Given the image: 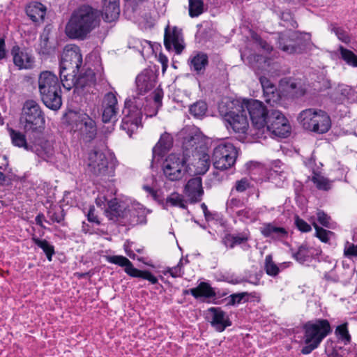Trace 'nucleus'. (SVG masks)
<instances>
[{
    "label": "nucleus",
    "mask_w": 357,
    "mask_h": 357,
    "mask_svg": "<svg viewBox=\"0 0 357 357\" xmlns=\"http://www.w3.org/2000/svg\"><path fill=\"white\" fill-rule=\"evenodd\" d=\"M100 22L99 11L84 4L72 13L66 26V33L70 38L83 40L99 25Z\"/></svg>",
    "instance_id": "obj_1"
},
{
    "label": "nucleus",
    "mask_w": 357,
    "mask_h": 357,
    "mask_svg": "<svg viewBox=\"0 0 357 357\" xmlns=\"http://www.w3.org/2000/svg\"><path fill=\"white\" fill-rule=\"evenodd\" d=\"M199 141L198 137H191L184 143L186 151L183 154L172 153L168 155L162 165L163 174L167 179L171 181H177L181 180L187 173L190 171L189 167V147L191 152L198 149L197 145Z\"/></svg>",
    "instance_id": "obj_2"
},
{
    "label": "nucleus",
    "mask_w": 357,
    "mask_h": 357,
    "mask_svg": "<svg viewBox=\"0 0 357 357\" xmlns=\"http://www.w3.org/2000/svg\"><path fill=\"white\" fill-rule=\"evenodd\" d=\"M82 63V56L80 49L75 45H68L65 47L60 62V79L63 86L70 90L73 86L75 74Z\"/></svg>",
    "instance_id": "obj_3"
},
{
    "label": "nucleus",
    "mask_w": 357,
    "mask_h": 357,
    "mask_svg": "<svg viewBox=\"0 0 357 357\" xmlns=\"http://www.w3.org/2000/svg\"><path fill=\"white\" fill-rule=\"evenodd\" d=\"M61 82L50 71L40 73L38 77V88L41 100L46 107L59 109L62 105Z\"/></svg>",
    "instance_id": "obj_4"
},
{
    "label": "nucleus",
    "mask_w": 357,
    "mask_h": 357,
    "mask_svg": "<svg viewBox=\"0 0 357 357\" xmlns=\"http://www.w3.org/2000/svg\"><path fill=\"white\" fill-rule=\"evenodd\" d=\"M303 340L305 344L301 349L303 354H309L317 349L332 329L327 319H317L307 321L303 326Z\"/></svg>",
    "instance_id": "obj_5"
},
{
    "label": "nucleus",
    "mask_w": 357,
    "mask_h": 357,
    "mask_svg": "<svg viewBox=\"0 0 357 357\" xmlns=\"http://www.w3.org/2000/svg\"><path fill=\"white\" fill-rule=\"evenodd\" d=\"M70 131L85 143L92 142L97 135L96 121L87 114L70 112L68 114Z\"/></svg>",
    "instance_id": "obj_6"
},
{
    "label": "nucleus",
    "mask_w": 357,
    "mask_h": 357,
    "mask_svg": "<svg viewBox=\"0 0 357 357\" xmlns=\"http://www.w3.org/2000/svg\"><path fill=\"white\" fill-rule=\"evenodd\" d=\"M20 123L26 133L43 132L45 123V114L37 102L28 100L24 103Z\"/></svg>",
    "instance_id": "obj_7"
},
{
    "label": "nucleus",
    "mask_w": 357,
    "mask_h": 357,
    "mask_svg": "<svg viewBox=\"0 0 357 357\" xmlns=\"http://www.w3.org/2000/svg\"><path fill=\"white\" fill-rule=\"evenodd\" d=\"M297 120L305 130L319 134L328 132L331 126L330 116L321 109H304L299 113Z\"/></svg>",
    "instance_id": "obj_8"
},
{
    "label": "nucleus",
    "mask_w": 357,
    "mask_h": 357,
    "mask_svg": "<svg viewBox=\"0 0 357 357\" xmlns=\"http://www.w3.org/2000/svg\"><path fill=\"white\" fill-rule=\"evenodd\" d=\"M143 105V99L139 97L127 100L125 102V107L122 112L124 116L122 119L121 128L125 130L130 137L141 124Z\"/></svg>",
    "instance_id": "obj_9"
},
{
    "label": "nucleus",
    "mask_w": 357,
    "mask_h": 357,
    "mask_svg": "<svg viewBox=\"0 0 357 357\" xmlns=\"http://www.w3.org/2000/svg\"><path fill=\"white\" fill-rule=\"evenodd\" d=\"M238 150L230 142H221L214 149L211 157L216 169L227 170L236 163Z\"/></svg>",
    "instance_id": "obj_10"
},
{
    "label": "nucleus",
    "mask_w": 357,
    "mask_h": 357,
    "mask_svg": "<svg viewBox=\"0 0 357 357\" xmlns=\"http://www.w3.org/2000/svg\"><path fill=\"white\" fill-rule=\"evenodd\" d=\"M240 107L243 112L248 111L252 126L259 131L256 135H259L261 131L264 133L266 116L271 110H268L261 101L255 99L244 100Z\"/></svg>",
    "instance_id": "obj_11"
},
{
    "label": "nucleus",
    "mask_w": 357,
    "mask_h": 357,
    "mask_svg": "<svg viewBox=\"0 0 357 357\" xmlns=\"http://www.w3.org/2000/svg\"><path fill=\"white\" fill-rule=\"evenodd\" d=\"M305 36H307V33L292 30L280 33L278 38L279 48L288 54L301 53L305 46Z\"/></svg>",
    "instance_id": "obj_12"
},
{
    "label": "nucleus",
    "mask_w": 357,
    "mask_h": 357,
    "mask_svg": "<svg viewBox=\"0 0 357 357\" xmlns=\"http://www.w3.org/2000/svg\"><path fill=\"white\" fill-rule=\"evenodd\" d=\"M265 130L275 136L287 137L291 131V126L284 115L276 109H271L266 116Z\"/></svg>",
    "instance_id": "obj_13"
},
{
    "label": "nucleus",
    "mask_w": 357,
    "mask_h": 357,
    "mask_svg": "<svg viewBox=\"0 0 357 357\" xmlns=\"http://www.w3.org/2000/svg\"><path fill=\"white\" fill-rule=\"evenodd\" d=\"M88 167L89 171L96 176H112L114 167L112 162L102 152L94 150L89 153Z\"/></svg>",
    "instance_id": "obj_14"
},
{
    "label": "nucleus",
    "mask_w": 357,
    "mask_h": 357,
    "mask_svg": "<svg viewBox=\"0 0 357 357\" xmlns=\"http://www.w3.org/2000/svg\"><path fill=\"white\" fill-rule=\"evenodd\" d=\"M224 120L226 122V126H229L236 133L245 134L248 128L249 123L245 112H243L242 108L238 105L236 111H229L224 115Z\"/></svg>",
    "instance_id": "obj_15"
},
{
    "label": "nucleus",
    "mask_w": 357,
    "mask_h": 357,
    "mask_svg": "<svg viewBox=\"0 0 357 357\" xmlns=\"http://www.w3.org/2000/svg\"><path fill=\"white\" fill-rule=\"evenodd\" d=\"M207 319L218 332H223L232 324L227 313L219 307H211L207 310Z\"/></svg>",
    "instance_id": "obj_16"
},
{
    "label": "nucleus",
    "mask_w": 357,
    "mask_h": 357,
    "mask_svg": "<svg viewBox=\"0 0 357 357\" xmlns=\"http://www.w3.org/2000/svg\"><path fill=\"white\" fill-rule=\"evenodd\" d=\"M164 45L167 50L174 48L177 54H180L184 47L182 30L176 26L171 29L169 26L165 28L164 36Z\"/></svg>",
    "instance_id": "obj_17"
},
{
    "label": "nucleus",
    "mask_w": 357,
    "mask_h": 357,
    "mask_svg": "<svg viewBox=\"0 0 357 357\" xmlns=\"http://www.w3.org/2000/svg\"><path fill=\"white\" fill-rule=\"evenodd\" d=\"M14 65L19 70H27L33 68L34 57L26 47L14 45L10 50Z\"/></svg>",
    "instance_id": "obj_18"
},
{
    "label": "nucleus",
    "mask_w": 357,
    "mask_h": 357,
    "mask_svg": "<svg viewBox=\"0 0 357 357\" xmlns=\"http://www.w3.org/2000/svg\"><path fill=\"white\" fill-rule=\"evenodd\" d=\"M125 223L137 225L146 222V211L139 204H133L124 208L123 218Z\"/></svg>",
    "instance_id": "obj_19"
},
{
    "label": "nucleus",
    "mask_w": 357,
    "mask_h": 357,
    "mask_svg": "<svg viewBox=\"0 0 357 357\" xmlns=\"http://www.w3.org/2000/svg\"><path fill=\"white\" fill-rule=\"evenodd\" d=\"M117 98L112 92L105 94L102 101V119L104 123L114 121L118 113Z\"/></svg>",
    "instance_id": "obj_20"
},
{
    "label": "nucleus",
    "mask_w": 357,
    "mask_h": 357,
    "mask_svg": "<svg viewBox=\"0 0 357 357\" xmlns=\"http://www.w3.org/2000/svg\"><path fill=\"white\" fill-rule=\"evenodd\" d=\"M38 158L47 162H52L54 159V149L52 142L40 139L33 146V151Z\"/></svg>",
    "instance_id": "obj_21"
},
{
    "label": "nucleus",
    "mask_w": 357,
    "mask_h": 357,
    "mask_svg": "<svg viewBox=\"0 0 357 357\" xmlns=\"http://www.w3.org/2000/svg\"><path fill=\"white\" fill-rule=\"evenodd\" d=\"M155 82V76L150 70H144L136 78L137 89L139 94H144L151 90Z\"/></svg>",
    "instance_id": "obj_22"
},
{
    "label": "nucleus",
    "mask_w": 357,
    "mask_h": 357,
    "mask_svg": "<svg viewBox=\"0 0 357 357\" xmlns=\"http://www.w3.org/2000/svg\"><path fill=\"white\" fill-rule=\"evenodd\" d=\"M188 62L191 71L197 75H202L208 64V58L206 53L197 52L190 56Z\"/></svg>",
    "instance_id": "obj_23"
},
{
    "label": "nucleus",
    "mask_w": 357,
    "mask_h": 357,
    "mask_svg": "<svg viewBox=\"0 0 357 357\" xmlns=\"http://www.w3.org/2000/svg\"><path fill=\"white\" fill-rule=\"evenodd\" d=\"M186 195L192 202L201 201L204 194L202 178L195 177L190 179L185 187Z\"/></svg>",
    "instance_id": "obj_24"
},
{
    "label": "nucleus",
    "mask_w": 357,
    "mask_h": 357,
    "mask_svg": "<svg viewBox=\"0 0 357 357\" xmlns=\"http://www.w3.org/2000/svg\"><path fill=\"white\" fill-rule=\"evenodd\" d=\"M260 231L265 238H271L275 241H282L288 236V231L284 227L276 226L273 223L263 224Z\"/></svg>",
    "instance_id": "obj_25"
},
{
    "label": "nucleus",
    "mask_w": 357,
    "mask_h": 357,
    "mask_svg": "<svg viewBox=\"0 0 357 357\" xmlns=\"http://www.w3.org/2000/svg\"><path fill=\"white\" fill-rule=\"evenodd\" d=\"M46 10V6L38 1L29 3L25 8L27 16L34 22L43 21Z\"/></svg>",
    "instance_id": "obj_26"
},
{
    "label": "nucleus",
    "mask_w": 357,
    "mask_h": 357,
    "mask_svg": "<svg viewBox=\"0 0 357 357\" xmlns=\"http://www.w3.org/2000/svg\"><path fill=\"white\" fill-rule=\"evenodd\" d=\"M75 74L73 80V86L76 89H84L86 86L94 85L96 82V75L91 69H87L84 73L80 74L76 78Z\"/></svg>",
    "instance_id": "obj_27"
},
{
    "label": "nucleus",
    "mask_w": 357,
    "mask_h": 357,
    "mask_svg": "<svg viewBox=\"0 0 357 357\" xmlns=\"http://www.w3.org/2000/svg\"><path fill=\"white\" fill-rule=\"evenodd\" d=\"M172 144V137L167 132L163 133L161 135L158 142L153 148V157L162 156L171 149Z\"/></svg>",
    "instance_id": "obj_28"
},
{
    "label": "nucleus",
    "mask_w": 357,
    "mask_h": 357,
    "mask_svg": "<svg viewBox=\"0 0 357 357\" xmlns=\"http://www.w3.org/2000/svg\"><path fill=\"white\" fill-rule=\"evenodd\" d=\"M284 90L292 97L299 98L305 93V89L300 82L291 78H285L282 81Z\"/></svg>",
    "instance_id": "obj_29"
},
{
    "label": "nucleus",
    "mask_w": 357,
    "mask_h": 357,
    "mask_svg": "<svg viewBox=\"0 0 357 357\" xmlns=\"http://www.w3.org/2000/svg\"><path fill=\"white\" fill-rule=\"evenodd\" d=\"M105 259L109 263L124 267L125 272L130 276H132L136 271V268L133 266L132 262L128 258L122 255H109L105 257Z\"/></svg>",
    "instance_id": "obj_30"
},
{
    "label": "nucleus",
    "mask_w": 357,
    "mask_h": 357,
    "mask_svg": "<svg viewBox=\"0 0 357 357\" xmlns=\"http://www.w3.org/2000/svg\"><path fill=\"white\" fill-rule=\"evenodd\" d=\"M8 131L13 146L23 148L27 151H33V146L27 143L24 134L13 128H8Z\"/></svg>",
    "instance_id": "obj_31"
},
{
    "label": "nucleus",
    "mask_w": 357,
    "mask_h": 357,
    "mask_svg": "<svg viewBox=\"0 0 357 357\" xmlns=\"http://www.w3.org/2000/svg\"><path fill=\"white\" fill-rule=\"evenodd\" d=\"M190 293L195 298L204 297L212 298L215 296V293L213 288L206 282H202L196 288L190 289Z\"/></svg>",
    "instance_id": "obj_32"
},
{
    "label": "nucleus",
    "mask_w": 357,
    "mask_h": 357,
    "mask_svg": "<svg viewBox=\"0 0 357 357\" xmlns=\"http://www.w3.org/2000/svg\"><path fill=\"white\" fill-rule=\"evenodd\" d=\"M249 61L251 68L257 74L266 70V67L270 65V60L259 54H252L249 56Z\"/></svg>",
    "instance_id": "obj_33"
},
{
    "label": "nucleus",
    "mask_w": 357,
    "mask_h": 357,
    "mask_svg": "<svg viewBox=\"0 0 357 357\" xmlns=\"http://www.w3.org/2000/svg\"><path fill=\"white\" fill-rule=\"evenodd\" d=\"M124 208L120 205L116 199L108 202V208L106 210L107 216L109 220H116L118 218H123Z\"/></svg>",
    "instance_id": "obj_34"
},
{
    "label": "nucleus",
    "mask_w": 357,
    "mask_h": 357,
    "mask_svg": "<svg viewBox=\"0 0 357 357\" xmlns=\"http://www.w3.org/2000/svg\"><path fill=\"white\" fill-rule=\"evenodd\" d=\"M120 14L119 5H102V16L105 21L111 22L116 20Z\"/></svg>",
    "instance_id": "obj_35"
},
{
    "label": "nucleus",
    "mask_w": 357,
    "mask_h": 357,
    "mask_svg": "<svg viewBox=\"0 0 357 357\" xmlns=\"http://www.w3.org/2000/svg\"><path fill=\"white\" fill-rule=\"evenodd\" d=\"M31 239L37 246L43 250L48 261H51L52 256L55 254L54 247L47 240L40 239L35 236L32 237Z\"/></svg>",
    "instance_id": "obj_36"
},
{
    "label": "nucleus",
    "mask_w": 357,
    "mask_h": 357,
    "mask_svg": "<svg viewBox=\"0 0 357 357\" xmlns=\"http://www.w3.org/2000/svg\"><path fill=\"white\" fill-rule=\"evenodd\" d=\"M189 15L192 18L197 17L204 12L203 0H188Z\"/></svg>",
    "instance_id": "obj_37"
},
{
    "label": "nucleus",
    "mask_w": 357,
    "mask_h": 357,
    "mask_svg": "<svg viewBox=\"0 0 357 357\" xmlns=\"http://www.w3.org/2000/svg\"><path fill=\"white\" fill-rule=\"evenodd\" d=\"M211 165L210 156L207 153H203L198 159L195 164L196 174H204L209 169Z\"/></svg>",
    "instance_id": "obj_38"
},
{
    "label": "nucleus",
    "mask_w": 357,
    "mask_h": 357,
    "mask_svg": "<svg viewBox=\"0 0 357 357\" xmlns=\"http://www.w3.org/2000/svg\"><path fill=\"white\" fill-rule=\"evenodd\" d=\"M311 180L317 188L320 190L328 191L331 188V182L319 174L314 172Z\"/></svg>",
    "instance_id": "obj_39"
},
{
    "label": "nucleus",
    "mask_w": 357,
    "mask_h": 357,
    "mask_svg": "<svg viewBox=\"0 0 357 357\" xmlns=\"http://www.w3.org/2000/svg\"><path fill=\"white\" fill-rule=\"evenodd\" d=\"M263 91L264 100L270 105L273 106L274 104L280 100V96L275 85L268 88H264Z\"/></svg>",
    "instance_id": "obj_40"
},
{
    "label": "nucleus",
    "mask_w": 357,
    "mask_h": 357,
    "mask_svg": "<svg viewBox=\"0 0 357 357\" xmlns=\"http://www.w3.org/2000/svg\"><path fill=\"white\" fill-rule=\"evenodd\" d=\"M177 206L181 208H185V202L183 198V196L177 192H173L166 199L165 207Z\"/></svg>",
    "instance_id": "obj_41"
},
{
    "label": "nucleus",
    "mask_w": 357,
    "mask_h": 357,
    "mask_svg": "<svg viewBox=\"0 0 357 357\" xmlns=\"http://www.w3.org/2000/svg\"><path fill=\"white\" fill-rule=\"evenodd\" d=\"M339 51L341 59L348 65L353 67H357V56L351 50L344 48L342 46L339 47Z\"/></svg>",
    "instance_id": "obj_42"
},
{
    "label": "nucleus",
    "mask_w": 357,
    "mask_h": 357,
    "mask_svg": "<svg viewBox=\"0 0 357 357\" xmlns=\"http://www.w3.org/2000/svg\"><path fill=\"white\" fill-rule=\"evenodd\" d=\"M189 111L195 117L201 118L205 115L207 111V105L204 101H197L190 107Z\"/></svg>",
    "instance_id": "obj_43"
},
{
    "label": "nucleus",
    "mask_w": 357,
    "mask_h": 357,
    "mask_svg": "<svg viewBox=\"0 0 357 357\" xmlns=\"http://www.w3.org/2000/svg\"><path fill=\"white\" fill-rule=\"evenodd\" d=\"M335 334L338 340L343 342L344 344H347L351 342V337L349 333L347 323L337 326L335 329Z\"/></svg>",
    "instance_id": "obj_44"
},
{
    "label": "nucleus",
    "mask_w": 357,
    "mask_h": 357,
    "mask_svg": "<svg viewBox=\"0 0 357 357\" xmlns=\"http://www.w3.org/2000/svg\"><path fill=\"white\" fill-rule=\"evenodd\" d=\"M280 19L282 20L281 24L289 29V30H291V29H294L298 26L296 21L294 20L293 15L290 11L285 10L282 12Z\"/></svg>",
    "instance_id": "obj_45"
},
{
    "label": "nucleus",
    "mask_w": 357,
    "mask_h": 357,
    "mask_svg": "<svg viewBox=\"0 0 357 357\" xmlns=\"http://www.w3.org/2000/svg\"><path fill=\"white\" fill-rule=\"evenodd\" d=\"M236 215L239 218L240 220L243 222H253L256 219L255 212L249 207L239 209L236 211Z\"/></svg>",
    "instance_id": "obj_46"
},
{
    "label": "nucleus",
    "mask_w": 357,
    "mask_h": 357,
    "mask_svg": "<svg viewBox=\"0 0 357 357\" xmlns=\"http://www.w3.org/2000/svg\"><path fill=\"white\" fill-rule=\"evenodd\" d=\"M266 273L271 276H276L280 271L278 266L273 262L272 256L268 255L265 258Z\"/></svg>",
    "instance_id": "obj_47"
},
{
    "label": "nucleus",
    "mask_w": 357,
    "mask_h": 357,
    "mask_svg": "<svg viewBox=\"0 0 357 357\" xmlns=\"http://www.w3.org/2000/svg\"><path fill=\"white\" fill-rule=\"evenodd\" d=\"M252 187L250 180L248 178H242L235 182L234 187L231 189V192L236 191L241 193L246 191L248 189Z\"/></svg>",
    "instance_id": "obj_48"
},
{
    "label": "nucleus",
    "mask_w": 357,
    "mask_h": 357,
    "mask_svg": "<svg viewBox=\"0 0 357 357\" xmlns=\"http://www.w3.org/2000/svg\"><path fill=\"white\" fill-rule=\"evenodd\" d=\"M226 205L228 213L236 214V211L243 206L244 204L241 199L232 197L227 200Z\"/></svg>",
    "instance_id": "obj_49"
},
{
    "label": "nucleus",
    "mask_w": 357,
    "mask_h": 357,
    "mask_svg": "<svg viewBox=\"0 0 357 357\" xmlns=\"http://www.w3.org/2000/svg\"><path fill=\"white\" fill-rule=\"evenodd\" d=\"M132 277L140 278L149 281L151 284H155L158 282V279L149 271H141L136 268V271L132 274Z\"/></svg>",
    "instance_id": "obj_50"
},
{
    "label": "nucleus",
    "mask_w": 357,
    "mask_h": 357,
    "mask_svg": "<svg viewBox=\"0 0 357 357\" xmlns=\"http://www.w3.org/2000/svg\"><path fill=\"white\" fill-rule=\"evenodd\" d=\"M331 30L333 32L338 39L343 43H348L350 41V38L342 28L337 26L336 25H331Z\"/></svg>",
    "instance_id": "obj_51"
},
{
    "label": "nucleus",
    "mask_w": 357,
    "mask_h": 357,
    "mask_svg": "<svg viewBox=\"0 0 357 357\" xmlns=\"http://www.w3.org/2000/svg\"><path fill=\"white\" fill-rule=\"evenodd\" d=\"M294 259L299 263H304L308 257V250L305 245H301L298 247L296 252L293 254Z\"/></svg>",
    "instance_id": "obj_52"
},
{
    "label": "nucleus",
    "mask_w": 357,
    "mask_h": 357,
    "mask_svg": "<svg viewBox=\"0 0 357 357\" xmlns=\"http://www.w3.org/2000/svg\"><path fill=\"white\" fill-rule=\"evenodd\" d=\"M313 226L316 230V236L322 242L327 243L329 241L328 235L333 234V232L319 227L315 222Z\"/></svg>",
    "instance_id": "obj_53"
},
{
    "label": "nucleus",
    "mask_w": 357,
    "mask_h": 357,
    "mask_svg": "<svg viewBox=\"0 0 357 357\" xmlns=\"http://www.w3.org/2000/svg\"><path fill=\"white\" fill-rule=\"evenodd\" d=\"M344 256L349 259L357 257V244L347 241L344 247Z\"/></svg>",
    "instance_id": "obj_54"
},
{
    "label": "nucleus",
    "mask_w": 357,
    "mask_h": 357,
    "mask_svg": "<svg viewBox=\"0 0 357 357\" xmlns=\"http://www.w3.org/2000/svg\"><path fill=\"white\" fill-rule=\"evenodd\" d=\"M262 275V273L260 272L259 273H256L255 275H250L248 279H236L235 280H233L232 282L234 284H238L243 282H247L248 283L252 284L254 285H259L260 284V280Z\"/></svg>",
    "instance_id": "obj_55"
},
{
    "label": "nucleus",
    "mask_w": 357,
    "mask_h": 357,
    "mask_svg": "<svg viewBox=\"0 0 357 357\" xmlns=\"http://www.w3.org/2000/svg\"><path fill=\"white\" fill-rule=\"evenodd\" d=\"M317 220L325 227L331 228V218L323 211H318L317 213Z\"/></svg>",
    "instance_id": "obj_56"
},
{
    "label": "nucleus",
    "mask_w": 357,
    "mask_h": 357,
    "mask_svg": "<svg viewBox=\"0 0 357 357\" xmlns=\"http://www.w3.org/2000/svg\"><path fill=\"white\" fill-rule=\"evenodd\" d=\"M295 225L302 232H308L312 229L311 226L298 216H296L295 218Z\"/></svg>",
    "instance_id": "obj_57"
},
{
    "label": "nucleus",
    "mask_w": 357,
    "mask_h": 357,
    "mask_svg": "<svg viewBox=\"0 0 357 357\" xmlns=\"http://www.w3.org/2000/svg\"><path fill=\"white\" fill-rule=\"evenodd\" d=\"M182 259H180L177 266L169 268L167 273H169L173 278H178L182 275Z\"/></svg>",
    "instance_id": "obj_58"
},
{
    "label": "nucleus",
    "mask_w": 357,
    "mask_h": 357,
    "mask_svg": "<svg viewBox=\"0 0 357 357\" xmlns=\"http://www.w3.org/2000/svg\"><path fill=\"white\" fill-rule=\"evenodd\" d=\"M250 234L248 231H243L241 233L234 234V245H240L248 241Z\"/></svg>",
    "instance_id": "obj_59"
},
{
    "label": "nucleus",
    "mask_w": 357,
    "mask_h": 357,
    "mask_svg": "<svg viewBox=\"0 0 357 357\" xmlns=\"http://www.w3.org/2000/svg\"><path fill=\"white\" fill-rule=\"evenodd\" d=\"M252 37L262 50L267 52H271L272 51L273 47L266 40L261 39L258 35L255 34Z\"/></svg>",
    "instance_id": "obj_60"
},
{
    "label": "nucleus",
    "mask_w": 357,
    "mask_h": 357,
    "mask_svg": "<svg viewBox=\"0 0 357 357\" xmlns=\"http://www.w3.org/2000/svg\"><path fill=\"white\" fill-rule=\"evenodd\" d=\"M248 295L249 294L248 292L234 294L230 296V301L229 303L231 305L238 304L245 298V296H248Z\"/></svg>",
    "instance_id": "obj_61"
},
{
    "label": "nucleus",
    "mask_w": 357,
    "mask_h": 357,
    "mask_svg": "<svg viewBox=\"0 0 357 357\" xmlns=\"http://www.w3.org/2000/svg\"><path fill=\"white\" fill-rule=\"evenodd\" d=\"M49 215L50 220L57 223H60L64 220L65 214L63 209H61L59 212L50 211Z\"/></svg>",
    "instance_id": "obj_62"
},
{
    "label": "nucleus",
    "mask_w": 357,
    "mask_h": 357,
    "mask_svg": "<svg viewBox=\"0 0 357 357\" xmlns=\"http://www.w3.org/2000/svg\"><path fill=\"white\" fill-rule=\"evenodd\" d=\"M153 100L156 104L157 109H158L162 105V99L163 97V91L161 89H156L154 90L153 93Z\"/></svg>",
    "instance_id": "obj_63"
},
{
    "label": "nucleus",
    "mask_w": 357,
    "mask_h": 357,
    "mask_svg": "<svg viewBox=\"0 0 357 357\" xmlns=\"http://www.w3.org/2000/svg\"><path fill=\"white\" fill-rule=\"evenodd\" d=\"M328 357H347L345 350H342L341 347H335L333 351L328 354Z\"/></svg>",
    "instance_id": "obj_64"
}]
</instances>
